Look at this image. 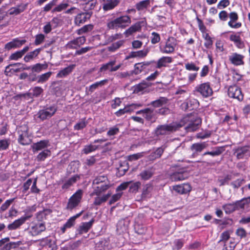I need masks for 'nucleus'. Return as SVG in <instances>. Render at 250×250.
<instances>
[{
	"mask_svg": "<svg viewBox=\"0 0 250 250\" xmlns=\"http://www.w3.org/2000/svg\"><path fill=\"white\" fill-rule=\"evenodd\" d=\"M183 126V124L177 122L159 125L154 130L155 135L157 137L169 135L179 130Z\"/></svg>",
	"mask_w": 250,
	"mask_h": 250,
	"instance_id": "nucleus-1",
	"label": "nucleus"
},
{
	"mask_svg": "<svg viewBox=\"0 0 250 250\" xmlns=\"http://www.w3.org/2000/svg\"><path fill=\"white\" fill-rule=\"evenodd\" d=\"M131 22V18L129 16L123 15L108 21L106 25L109 29H118L125 28Z\"/></svg>",
	"mask_w": 250,
	"mask_h": 250,
	"instance_id": "nucleus-2",
	"label": "nucleus"
},
{
	"mask_svg": "<svg viewBox=\"0 0 250 250\" xmlns=\"http://www.w3.org/2000/svg\"><path fill=\"white\" fill-rule=\"evenodd\" d=\"M201 119L196 116H190L185 117L183 119V121H181L179 123H182L183 124V126L185 124H187L185 129L186 132H192L195 131L198 129L201 124Z\"/></svg>",
	"mask_w": 250,
	"mask_h": 250,
	"instance_id": "nucleus-3",
	"label": "nucleus"
},
{
	"mask_svg": "<svg viewBox=\"0 0 250 250\" xmlns=\"http://www.w3.org/2000/svg\"><path fill=\"white\" fill-rule=\"evenodd\" d=\"M57 110L56 105L53 104L49 106L44 107L42 109L40 110L37 116L42 121L48 119L53 116Z\"/></svg>",
	"mask_w": 250,
	"mask_h": 250,
	"instance_id": "nucleus-4",
	"label": "nucleus"
},
{
	"mask_svg": "<svg viewBox=\"0 0 250 250\" xmlns=\"http://www.w3.org/2000/svg\"><path fill=\"white\" fill-rule=\"evenodd\" d=\"M46 227L44 223H31L26 231L29 236L34 237L45 231Z\"/></svg>",
	"mask_w": 250,
	"mask_h": 250,
	"instance_id": "nucleus-5",
	"label": "nucleus"
},
{
	"mask_svg": "<svg viewBox=\"0 0 250 250\" xmlns=\"http://www.w3.org/2000/svg\"><path fill=\"white\" fill-rule=\"evenodd\" d=\"M28 127L26 125L21 126L18 129V142L22 145H28L31 142V140L28 135Z\"/></svg>",
	"mask_w": 250,
	"mask_h": 250,
	"instance_id": "nucleus-6",
	"label": "nucleus"
},
{
	"mask_svg": "<svg viewBox=\"0 0 250 250\" xmlns=\"http://www.w3.org/2000/svg\"><path fill=\"white\" fill-rule=\"evenodd\" d=\"M83 196V190H77L69 199L67 204L66 209L71 210L78 206Z\"/></svg>",
	"mask_w": 250,
	"mask_h": 250,
	"instance_id": "nucleus-7",
	"label": "nucleus"
},
{
	"mask_svg": "<svg viewBox=\"0 0 250 250\" xmlns=\"http://www.w3.org/2000/svg\"><path fill=\"white\" fill-rule=\"evenodd\" d=\"M228 94L230 98L237 99L238 101H242L244 98L241 88L236 85L229 87Z\"/></svg>",
	"mask_w": 250,
	"mask_h": 250,
	"instance_id": "nucleus-8",
	"label": "nucleus"
},
{
	"mask_svg": "<svg viewBox=\"0 0 250 250\" xmlns=\"http://www.w3.org/2000/svg\"><path fill=\"white\" fill-rule=\"evenodd\" d=\"M195 91L204 97H209L212 94V90L209 83H205L197 86Z\"/></svg>",
	"mask_w": 250,
	"mask_h": 250,
	"instance_id": "nucleus-9",
	"label": "nucleus"
},
{
	"mask_svg": "<svg viewBox=\"0 0 250 250\" xmlns=\"http://www.w3.org/2000/svg\"><path fill=\"white\" fill-rule=\"evenodd\" d=\"M92 12H84L78 13L74 19V23L80 26L89 20L92 15Z\"/></svg>",
	"mask_w": 250,
	"mask_h": 250,
	"instance_id": "nucleus-10",
	"label": "nucleus"
},
{
	"mask_svg": "<svg viewBox=\"0 0 250 250\" xmlns=\"http://www.w3.org/2000/svg\"><path fill=\"white\" fill-rule=\"evenodd\" d=\"M176 45V40L173 37H169L164 47H160V51L163 53H171L174 52Z\"/></svg>",
	"mask_w": 250,
	"mask_h": 250,
	"instance_id": "nucleus-11",
	"label": "nucleus"
},
{
	"mask_svg": "<svg viewBox=\"0 0 250 250\" xmlns=\"http://www.w3.org/2000/svg\"><path fill=\"white\" fill-rule=\"evenodd\" d=\"M233 151L234 155L236 156L238 159H243L245 157L249 156L250 154L249 146H247L234 148Z\"/></svg>",
	"mask_w": 250,
	"mask_h": 250,
	"instance_id": "nucleus-12",
	"label": "nucleus"
},
{
	"mask_svg": "<svg viewBox=\"0 0 250 250\" xmlns=\"http://www.w3.org/2000/svg\"><path fill=\"white\" fill-rule=\"evenodd\" d=\"M30 216H23L20 218L15 220L13 223L9 224L7 226V229L9 230H15L19 229L27 220L29 219Z\"/></svg>",
	"mask_w": 250,
	"mask_h": 250,
	"instance_id": "nucleus-13",
	"label": "nucleus"
},
{
	"mask_svg": "<svg viewBox=\"0 0 250 250\" xmlns=\"http://www.w3.org/2000/svg\"><path fill=\"white\" fill-rule=\"evenodd\" d=\"M26 42V41L25 40H19L18 38H16L7 43L5 45V48L6 50H9L12 48H20Z\"/></svg>",
	"mask_w": 250,
	"mask_h": 250,
	"instance_id": "nucleus-14",
	"label": "nucleus"
},
{
	"mask_svg": "<svg viewBox=\"0 0 250 250\" xmlns=\"http://www.w3.org/2000/svg\"><path fill=\"white\" fill-rule=\"evenodd\" d=\"M94 222V219H92L90 221L88 222H82L77 228V231L80 234L87 233L92 228Z\"/></svg>",
	"mask_w": 250,
	"mask_h": 250,
	"instance_id": "nucleus-15",
	"label": "nucleus"
},
{
	"mask_svg": "<svg viewBox=\"0 0 250 250\" xmlns=\"http://www.w3.org/2000/svg\"><path fill=\"white\" fill-rule=\"evenodd\" d=\"M49 146V141L48 140H41L40 142L33 144L32 146V148L33 152L35 153L39 151L44 150Z\"/></svg>",
	"mask_w": 250,
	"mask_h": 250,
	"instance_id": "nucleus-16",
	"label": "nucleus"
},
{
	"mask_svg": "<svg viewBox=\"0 0 250 250\" xmlns=\"http://www.w3.org/2000/svg\"><path fill=\"white\" fill-rule=\"evenodd\" d=\"M32 92L28 93L21 94L17 95L19 97H25L29 96L31 97H38L43 92V89L40 86H35L30 89Z\"/></svg>",
	"mask_w": 250,
	"mask_h": 250,
	"instance_id": "nucleus-17",
	"label": "nucleus"
},
{
	"mask_svg": "<svg viewBox=\"0 0 250 250\" xmlns=\"http://www.w3.org/2000/svg\"><path fill=\"white\" fill-rule=\"evenodd\" d=\"M155 168L153 167H149L147 169L143 170L140 174L139 176L143 180H148L150 179L154 174Z\"/></svg>",
	"mask_w": 250,
	"mask_h": 250,
	"instance_id": "nucleus-18",
	"label": "nucleus"
},
{
	"mask_svg": "<svg viewBox=\"0 0 250 250\" xmlns=\"http://www.w3.org/2000/svg\"><path fill=\"white\" fill-rule=\"evenodd\" d=\"M151 62H145L136 63L134 65V70L131 71V74H139L147 66H149Z\"/></svg>",
	"mask_w": 250,
	"mask_h": 250,
	"instance_id": "nucleus-19",
	"label": "nucleus"
},
{
	"mask_svg": "<svg viewBox=\"0 0 250 250\" xmlns=\"http://www.w3.org/2000/svg\"><path fill=\"white\" fill-rule=\"evenodd\" d=\"M188 177V174L185 171H176L170 174L169 178L172 181H182Z\"/></svg>",
	"mask_w": 250,
	"mask_h": 250,
	"instance_id": "nucleus-20",
	"label": "nucleus"
},
{
	"mask_svg": "<svg viewBox=\"0 0 250 250\" xmlns=\"http://www.w3.org/2000/svg\"><path fill=\"white\" fill-rule=\"evenodd\" d=\"M244 56L237 53H232L229 56V59L230 62L235 65H242L244 64L243 59Z\"/></svg>",
	"mask_w": 250,
	"mask_h": 250,
	"instance_id": "nucleus-21",
	"label": "nucleus"
},
{
	"mask_svg": "<svg viewBox=\"0 0 250 250\" xmlns=\"http://www.w3.org/2000/svg\"><path fill=\"white\" fill-rule=\"evenodd\" d=\"M173 189L177 192L183 194L190 192L191 190V188L189 184L186 183L174 186Z\"/></svg>",
	"mask_w": 250,
	"mask_h": 250,
	"instance_id": "nucleus-22",
	"label": "nucleus"
},
{
	"mask_svg": "<svg viewBox=\"0 0 250 250\" xmlns=\"http://www.w3.org/2000/svg\"><path fill=\"white\" fill-rule=\"evenodd\" d=\"M148 52V49H146L138 51H132L129 53V55L126 56V59H129L133 58H144L146 57Z\"/></svg>",
	"mask_w": 250,
	"mask_h": 250,
	"instance_id": "nucleus-23",
	"label": "nucleus"
},
{
	"mask_svg": "<svg viewBox=\"0 0 250 250\" xmlns=\"http://www.w3.org/2000/svg\"><path fill=\"white\" fill-rule=\"evenodd\" d=\"M94 186V190L92 195H96L97 196H99L110 187L109 184H103L97 185V186Z\"/></svg>",
	"mask_w": 250,
	"mask_h": 250,
	"instance_id": "nucleus-24",
	"label": "nucleus"
},
{
	"mask_svg": "<svg viewBox=\"0 0 250 250\" xmlns=\"http://www.w3.org/2000/svg\"><path fill=\"white\" fill-rule=\"evenodd\" d=\"M208 144L206 142L201 143H195L192 145L190 149L192 151H194L192 154V156L194 157L196 155V152H200L204 148H206Z\"/></svg>",
	"mask_w": 250,
	"mask_h": 250,
	"instance_id": "nucleus-25",
	"label": "nucleus"
},
{
	"mask_svg": "<svg viewBox=\"0 0 250 250\" xmlns=\"http://www.w3.org/2000/svg\"><path fill=\"white\" fill-rule=\"evenodd\" d=\"M141 29V25L140 22H137L131 25L129 28L125 30L124 32L126 37L131 35L133 33L140 31Z\"/></svg>",
	"mask_w": 250,
	"mask_h": 250,
	"instance_id": "nucleus-26",
	"label": "nucleus"
},
{
	"mask_svg": "<svg viewBox=\"0 0 250 250\" xmlns=\"http://www.w3.org/2000/svg\"><path fill=\"white\" fill-rule=\"evenodd\" d=\"M42 50V48H39L28 53L23 58L24 61L27 62L34 60L38 56Z\"/></svg>",
	"mask_w": 250,
	"mask_h": 250,
	"instance_id": "nucleus-27",
	"label": "nucleus"
},
{
	"mask_svg": "<svg viewBox=\"0 0 250 250\" xmlns=\"http://www.w3.org/2000/svg\"><path fill=\"white\" fill-rule=\"evenodd\" d=\"M156 112L157 111L153 109H151L150 108H146L145 115H144L143 116L147 121H150L153 120L155 121L157 118L156 116Z\"/></svg>",
	"mask_w": 250,
	"mask_h": 250,
	"instance_id": "nucleus-28",
	"label": "nucleus"
},
{
	"mask_svg": "<svg viewBox=\"0 0 250 250\" xmlns=\"http://www.w3.org/2000/svg\"><path fill=\"white\" fill-rule=\"evenodd\" d=\"M103 4V8L104 11H108L114 9L119 3V0H107Z\"/></svg>",
	"mask_w": 250,
	"mask_h": 250,
	"instance_id": "nucleus-29",
	"label": "nucleus"
},
{
	"mask_svg": "<svg viewBox=\"0 0 250 250\" xmlns=\"http://www.w3.org/2000/svg\"><path fill=\"white\" fill-rule=\"evenodd\" d=\"M75 64L70 65L63 69L61 70L57 75V77L62 78L68 75L74 69Z\"/></svg>",
	"mask_w": 250,
	"mask_h": 250,
	"instance_id": "nucleus-30",
	"label": "nucleus"
},
{
	"mask_svg": "<svg viewBox=\"0 0 250 250\" xmlns=\"http://www.w3.org/2000/svg\"><path fill=\"white\" fill-rule=\"evenodd\" d=\"M237 210L244 209L245 207L248 206L250 204V196L244 198L242 199L235 202Z\"/></svg>",
	"mask_w": 250,
	"mask_h": 250,
	"instance_id": "nucleus-31",
	"label": "nucleus"
},
{
	"mask_svg": "<svg viewBox=\"0 0 250 250\" xmlns=\"http://www.w3.org/2000/svg\"><path fill=\"white\" fill-rule=\"evenodd\" d=\"M165 148L163 146L157 148L156 150L152 152L148 156V158L150 161H153L161 157L164 151Z\"/></svg>",
	"mask_w": 250,
	"mask_h": 250,
	"instance_id": "nucleus-32",
	"label": "nucleus"
},
{
	"mask_svg": "<svg viewBox=\"0 0 250 250\" xmlns=\"http://www.w3.org/2000/svg\"><path fill=\"white\" fill-rule=\"evenodd\" d=\"M80 176L78 175H75L68 179L67 181L65 182L63 185L62 186V189H68L69 187L72 186L74 183H75L78 180L80 179Z\"/></svg>",
	"mask_w": 250,
	"mask_h": 250,
	"instance_id": "nucleus-33",
	"label": "nucleus"
},
{
	"mask_svg": "<svg viewBox=\"0 0 250 250\" xmlns=\"http://www.w3.org/2000/svg\"><path fill=\"white\" fill-rule=\"evenodd\" d=\"M83 10L85 12H92L97 4V0H84Z\"/></svg>",
	"mask_w": 250,
	"mask_h": 250,
	"instance_id": "nucleus-34",
	"label": "nucleus"
},
{
	"mask_svg": "<svg viewBox=\"0 0 250 250\" xmlns=\"http://www.w3.org/2000/svg\"><path fill=\"white\" fill-rule=\"evenodd\" d=\"M48 65L46 63H37L32 65L31 72L38 75V73L41 72L42 70L47 69Z\"/></svg>",
	"mask_w": 250,
	"mask_h": 250,
	"instance_id": "nucleus-35",
	"label": "nucleus"
},
{
	"mask_svg": "<svg viewBox=\"0 0 250 250\" xmlns=\"http://www.w3.org/2000/svg\"><path fill=\"white\" fill-rule=\"evenodd\" d=\"M150 86V83L146 82H143L134 86V92L135 93H143L146 89Z\"/></svg>",
	"mask_w": 250,
	"mask_h": 250,
	"instance_id": "nucleus-36",
	"label": "nucleus"
},
{
	"mask_svg": "<svg viewBox=\"0 0 250 250\" xmlns=\"http://www.w3.org/2000/svg\"><path fill=\"white\" fill-rule=\"evenodd\" d=\"M168 99L166 97H160L159 99L152 101L150 104L154 107H159L162 106L167 104Z\"/></svg>",
	"mask_w": 250,
	"mask_h": 250,
	"instance_id": "nucleus-37",
	"label": "nucleus"
},
{
	"mask_svg": "<svg viewBox=\"0 0 250 250\" xmlns=\"http://www.w3.org/2000/svg\"><path fill=\"white\" fill-rule=\"evenodd\" d=\"M103 184H109L106 175H99L96 177L93 181V185H99Z\"/></svg>",
	"mask_w": 250,
	"mask_h": 250,
	"instance_id": "nucleus-38",
	"label": "nucleus"
},
{
	"mask_svg": "<svg viewBox=\"0 0 250 250\" xmlns=\"http://www.w3.org/2000/svg\"><path fill=\"white\" fill-rule=\"evenodd\" d=\"M172 59L170 57H163L158 60L157 63V67L160 68L162 67L166 66L167 63H171Z\"/></svg>",
	"mask_w": 250,
	"mask_h": 250,
	"instance_id": "nucleus-39",
	"label": "nucleus"
},
{
	"mask_svg": "<svg viewBox=\"0 0 250 250\" xmlns=\"http://www.w3.org/2000/svg\"><path fill=\"white\" fill-rule=\"evenodd\" d=\"M51 155V152L49 150L46 149L41 151L37 155L36 160L38 162L43 161L48 157Z\"/></svg>",
	"mask_w": 250,
	"mask_h": 250,
	"instance_id": "nucleus-40",
	"label": "nucleus"
},
{
	"mask_svg": "<svg viewBox=\"0 0 250 250\" xmlns=\"http://www.w3.org/2000/svg\"><path fill=\"white\" fill-rule=\"evenodd\" d=\"M223 208L227 214H230L237 210L235 202L233 203L227 204L223 206Z\"/></svg>",
	"mask_w": 250,
	"mask_h": 250,
	"instance_id": "nucleus-41",
	"label": "nucleus"
},
{
	"mask_svg": "<svg viewBox=\"0 0 250 250\" xmlns=\"http://www.w3.org/2000/svg\"><path fill=\"white\" fill-rule=\"evenodd\" d=\"M27 4H21L17 7H13L10 9V14L18 15L23 12L26 8Z\"/></svg>",
	"mask_w": 250,
	"mask_h": 250,
	"instance_id": "nucleus-42",
	"label": "nucleus"
},
{
	"mask_svg": "<svg viewBox=\"0 0 250 250\" xmlns=\"http://www.w3.org/2000/svg\"><path fill=\"white\" fill-rule=\"evenodd\" d=\"M108 82V80L107 79H104V80H102L101 81L96 82L94 83H93L92 84H91L89 86V90L90 91L92 92L98 87H101V86L106 84Z\"/></svg>",
	"mask_w": 250,
	"mask_h": 250,
	"instance_id": "nucleus-43",
	"label": "nucleus"
},
{
	"mask_svg": "<svg viewBox=\"0 0 250 250\" xmlns=\"http://www.w3.org/2000/svg\"><path fill=\"white\" fill-rule=\"evenodd\" d=\"M150 0H144L136 4V8L138 11L143 10L150 5Z\"/></svg>",
	"mask_w": 250,
	"mask_h": 250,
	"instance_id": "nucleus-44",
	"label": "nucleus"
},
{
	"mask_svg": "<svg viewBox=\"0 0 250 250\" xmlns=\"http://www.w3.org/2000/svg\"><path fill=\"white\" fill-rule=\"evenodd\" d=\"M93 29V25L89 24H87L77 31V33L78 35H82L84 33H86L92 31Z\"/></svg>",
	"mask_w": 250,
	"mask_h": 250,
	"instance_id": "nucleus-45",
	"label": "nucleus"
},
{
	"mask_svg": "<svg viewBox=\"0 0 250 250\" xmlns=\"http://www.w3.org/2000/svg\"><path fill=\"white\" fill-rule=\"evenodd\" d=\"M52 72H48L42 75H39L38 83H43L46 82L49 79L51 75H52Z\"/></svg>",
	"mask_w": 250,
	"mask_h": 250,
	"instance_id": "nucleus-46",
	"label": "nucleus"
},
{
	"mask_svg": "<svg viewBox=\"0 0 250 250\" xmlns=\"http://www.w3.org/2000/svg\"><path fill=\"white\" fill-rule=\"evenodd\" d=\"M127 222L125 220H121L118 222L117 225V229L123 232L127 229Z\"/></svg>",
	"mask_w": 250,
	"mask_h": 250,
	"instance_id": "nucleus-47",
	"label": "nucleus"
},
{
	"mask_svg": "<svg viewBox=\"0 0 250 250\" xmlns=\"http://www.w3.org/2000/svg\"><path fill=\"white\" fill-rule=\"evenodd\" d=\"M214 150L212 151H207L203 154V155H210L212 156H218L220 155L223 151V147H216L214 148Z\"/></svg>",
	"mask_w": 250,
	"mask_h": 250,
	"instance_id": "nucleus-48",
	"label": "nucleus"
},
{
	"mask_svg": "<svg viewBox=\"0 0 250 250\" xmlns=\"http://www.w3.org/2000/svg\"><path fill=\"white\" fill-rule=\"evenodd\" d=\"M40 242V245L41 246H48L49 248H51L52 246V240L48 237H45L42 239L39 240Z\"/></svg>",
	"mask_w": 250,
	"mask_h": 250,
	"instance_id": "nucleus-49",
	"label": "nucleus"
},
{
	"mask_svg": "<svg viewBox=\"0 0 250 250\" xmlns=\"http://www.w3.org/2000/svg\"><path fill=\"white\" fill-rule=\"evenodd\" d=\"M151 189L152 186L150 184H148L146 185L143 188L142 198H146L147 197L150 192H151Z\"/></svg>",
	"mask_w": 250,
	"mask_h": 250,
	"instance_id": "nucleus-50",
	"label": "nucleus"
},
{
	"mask_svg": "<svg viewBox=\"0 0 250 250\" xmlns=\"http://www.w3.org/2000/svg\"><path fill=\"white\" fill-rule=\"evenodd\" d=\"M143 104H132L125 106L127 113H130L134 111V110L142 107Z\"/></svg>",
	"mask_w": 250,
	"mask_h": 250,
	"instance_id": "nucleus-51",
	"label": "nucleus"
},
{
	"mask_svg": "<svg viewBox=\"0 0 250 250\" xmlns=\"http://www.w3.org/2000/svg\"><path fill=\"white\" fill-rule=\"evenodd\" d=\"M99 147V146L93 145L90 144L89 145H86L84 146V148L83 150V151L84 153L87 154L89 153L94 151Z\"/></svg>",
	"mask_w": 250,
	"mask_h": 250,
	"instance_id": "nucleus-52",
	"label": "nucleus"
},
{
	"mask_svg": "<svg viewBox=\"0 0 250 250\" xmlns=\"http://www.w3.org/2000/svg\"><path fill=\"white\" fill-rule=\"evenodd\" d=\"M15 198H12L6 200L0 207V212L1 213L5 211L11 205V204L14 201Z\"/></svg>",
	"mask_w": 250,
	"mask_h": 250,
	"instance_id": "nucleus-53",
	"label": "nucleus"
},
{
	"mask_svg": "<svg viewBox=\"0 0 250 250\" xmlns=\"http://www.w3.org/2000/svg\"><path fill=\"white\" fill-rule=\"evenodd\" d=\"M141 185V182L138 181L135 183H131L129 186V192L136 193Z\"/></svg>",
	"mask_w": 250,
	"mask_h": 250,
	"instance_id": "nucleus-54",
	"label": "nucleus"
},
{
	"mask_svg": "<svg viewBox=\"0 0 250 250\" xmlns=\"http://www.w3.org/2000/svg\"><path fill=\"white\" fill-rule=\"evenodd\" d=\"M87 124V122L85 121V118H83L74 126V128L75 130H79L84 128Z\"/></svg>",
	"mask_w": 250,
	"mask_h": 250,
	"instance_id": "nucleus-55",
	"label": "nucleus"
},
{
	"mask_svg": "<svg viewBox=\"0 0 250 250\" xmlns=\"http://www.w3.org/2000/svg\"><path fill=\"white\" fill-rule=\"evenodd\" d=\"M115 61H112L108 62L104 64L100 68V71H105L107 70L110 69L111 67L115 64Z\"/></svg>",
	"mask_w": 250,
	"mask_h": 250,
	"instance_id": "nucleus-56",
	"label": "nucleus"
},
{
	"mask_svg": "<svg viewBox=\"0 0 250 250\" xmlns=\"http://www.w3.org/2000/svg\"><path fill=\"white\" fill-rule=\"evenodd\" d=\"M74 224L75 221L74 219L70 217L63 225V227L62 228L61 230L63 232H64L66 229L70 228Z\"/></svg>",
	"mask_w": 250,
	"mask_h": 250,
	"instance_id": "nucleus-57",
	"label": "nucleus"
},
{
	"mask_svg": "<svg viewBox=\"0 0 250 250\" xmlns=\"http://www.w3.org/2000/svg\"><path fill=\"white\" fill-rule=\"evenodd\" d=\"M204 39L205 40V42L204 43V45L207 48H210L213 44V41L209 36L208 34L207 33L205 36Z\"/></svg>",
	"mask_w": 250,
	"mask_h": 250,
	"instance_id": "nucleus-58",
	"label": "nucleus"
},
{
	"mask_svg": "<svg viewBox=\"0 0 250 250\" xmlns=\"http://www.w3.org/2000/svg\"><path fill=\"white\" fill-rule=\"evenodd\" d=\"M122 195H123V192H119L116 194L113 195L111 197V198L110 199V200L109 201V203H108L109 205H111L114 204L115 202L118 201L121 198Z\"/></svg>",
	"mask_w": 250,
	"mask_h": 250,
	"instance_id": "nucleus-59",
	"label": "nucleus"
},
{
	"mask_svg": "<svg viewBox=\"0 0 250 250\" xmlns=\"http://www.w3.org/2000/svg\"><path fill=\"white\" fill-rule=\"evenodd\" d=\"M144 155V152H140L136 154H133L132 155H130L127 157V160L129 161H133L138 160L139 159L142 158Z\"/></svg>",
	"mask_w": 250,
	"mask_h": 250,
	"instance_id": "nucleus-60",
	"label": "nucleus"
},
{
	"mask_svg": "<svg viewBox=\"0 0 250 250\" xmlns=\"http://www.w3.org/2000/svg\"><path fill=\"white\" fill-rule=\"evenodd\" d=\"M23 55L20 50L17 51L10 56L9 59L17 61L21 58Z\"/></svg>",
	"mask_w": 250,
	"mask_h": 250,
	"instance_id": "nucleus-61",
	"label": "nucleus"
},
{
	"mask_svg": "<svg viewBox=\"0 0 250 250\" xmlns=\"http://www.w3.org/2000/svg\"><path fill=\"white\" fill-rule=\"evenodd\" d=\"M69 4L67 3H61L56 7H55L53 9L52 12H61L63 10L65 9L68 6Z\"/></svg>",
	"mask_w": 250,
	"mask_h": 250,
	"instance_id": "nucleus-62",
	"label": "nucleus"
},
{
	"mask_svg": "<svg viewBox=\"0 0 250 250\" xmlns=\"http://www.w3.org/2000/svg\"><path fill=\"white\" fill-rule=\"evenodd\" d=\"M119 132V128L117 126H114L109 129L107 132V135L108 136H112L117 135Z\"/></svg>",
	"mask_w": 250,
	"mask_h": 250,
	"instance_id": "nucleus-63",
	"label": "nucleus"
},
{
	"mask_svg": "<svg viewBox=\"0 0 250 250\" xmlns=\"http://www.w3.org/2000/svg\"><path fill=\"white\" fill-rule=\"evenodd\" d=\"M45 36L42 34H38L35 37L34 43L36 45L41 44L44 41Z\"/></svg>",
	"mask_w": 250,
	"mask_h": 250,
	"instance_id": "nucleus-64",
	"label": "nucleus"
}]
</instances>
